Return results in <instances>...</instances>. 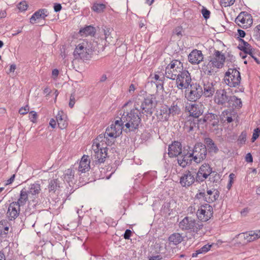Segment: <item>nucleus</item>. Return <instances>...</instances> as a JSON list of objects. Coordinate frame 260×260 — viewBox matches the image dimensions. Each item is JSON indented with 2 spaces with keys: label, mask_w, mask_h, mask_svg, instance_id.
<instances>
[{
  "label": "nucleus",
  "mask_w": 260,
  "mask_h": 260,
  "mask_svg": "<svg viewBox=\"0 0 260 260\" xmlns=\"http://www.w3.org/2000/svg\"><path fill=\"white\" fill-rule=\"evenodd\" d=\"M161 259V256L159 255L152 256L149 258V260H160Z\"/></svg>",
  "instance_id": "774afa93"
},
{
  "label": "nucleus",
  "mask_w": 260,
  "mask_h": 260,
  "mask_svg": "<svg viewBox=\"0 0 260 260\" xmlns=\"http://www.w3.org/2000/svg\"><path fill=\"white\" fill-rule=\"evenodd\" d=\"M201 12L204 18L205 19H207L209 18L210 12L208 10L203 7V9H202Z\"/></svg>",
  "instance_id": "3c124183"
},
{
  "label": "nucleus",
  "mask_w": 260,
  "mask_h": 260,
  "mask_svg": "<svg viewBox=\"0 0 260 260\" xmlns=\"http://www.w3.org/2000/svg\"><path fill=\"white\" fill-rule=\"evenodd\" d=\"M28 7V6L25 1H22L19 3L17 6L18 9L21 12L26 11Z\"/></svg>",
  "instance_id": "c03bdc74"
},
{
  "label": "nucleus",
  "mask_w": 260,
  "mask_h": 260,
  "mask_svg": "<svg viewBox=\"0 0 260 260\" xmlns=\"http://www.w3.org/2000/svg\"><path fill=\"white\" fill-rule=\"evenodd\" d=\"M212 247L211 244H206L202 248L198 250V252L200 253H204L208 252Z\"/></svg>",
  "instance_id": "a18cd8bd"
},
{
  "label": "nucleus",
  "mask_w": 260,
  "mask_h": 260,
  "mask_svg": "<svg viewBox=\"0 0 260 260\" xmlns=\"http://www.w3.org/2000/svg\"><path fill=\"white\" fill-rule=\"evenodd\" d=\"M28 194L27 192V190L25 188H23L20 191L19 198H18L17 202H16V203L20 206H23L26 204L28 200Z\"/></svg>",
  "instance_id": "f704fd0d"
},
{
  "label": "nucleus",
  "mask_w": 260,
  "mask_h": 260,
  "mask_svg": "<svg viewBox=\"0 0 260 260\" xmlns=\"http://www.w3.org/2000/svg\"><path fill=\"white\" fill-rule=\"evenodd\" d=\"M59 75V71L57 69H54L52 71V78L54 80H56Z\"/></svg>",
  "instance_id": "bf43d9fd"
},
{
  "label": "nucleus",
  "mask_w": 260,
  "mask_h": 260,
  "mask_svg": "<svg viewBox=\"0 0 260 260\" xmlns=\"http://www.w3.org/2000/svg\"><path fill=\"white\" fill-rule=\"evenodd\" d=\"M134 109L131 110V131L138 128L141 122V113H146L151 114L153 109L155 107L152 98L144 99L142 95L133 98Z\"/></svg>",
  "instance_id": "f03ea898"
},
{
  "label": "nucleus",
  "mask_w": 260,
  "mask_h": 260,
  "mask_svg": "<svg viewBox=\"0 0 260 260\" xmlns=\"http://www.w3.org/2000/svg\"><path fill=\"white\" fill-rule=\"evenodd\" d=\"M214 68H216L211 63L210 60L207 63H204L202 66L203 72L208 75H211L214 72Z\"/></svg>",
  "instance_id": "e433bc0d"
},
{
  "label": "nucleus",
  "mask_w": 260,
  "mask_h": 260,
  "mask_svg": "<svg viewBox=\"0 0 260 260\" xmlns=\"http://www.w3.org/2000/svg\"><path fill=\"white\" fill-rule=\"evenodd\" d=\"M179 227L182 231L197 234L203 224L191 217L186 216L179 222Z\"/></svg>",
  "instance_id": "7ed1b4c3"
},
{
  "label": "nucleus",
  "mask_w": 260,
  "mask_h": 260,
  "mask_svg": "<svg viewBox=\"0 0 260 260\" xmlns=\"http://www.w3.org/2000/svg\"><path fill=\"white\" fill-rule=\"evenodd\" d=\"M219 196V191L216 189H213L208 190L206 193L204 191H201L196 195V198L210 203L215 201L218 198Z\"/></svg>",
  "instance_id": "9b49d317"
},
{
  "label": "nucleus",
  "mask_w": 260,
  "mask_h": 260,
  "mask_svg": "<svg viewBox=\"0 0 260 260\" xmlns=\"http://www.w3.org/2000/svg\"><path fill=\"white\" fill-rule=\"evenodd\" d=\"M246 133L242 132L238 139V143L239 144L242 145L245 143L246 141Z\"/></svg>",
  "instance_id": "37998d69"
},
{
  "label": "nucleus",
  "mask_w": 260,
  "mask_h": 260,
  "mask_svg": "<svg viewBox=\"0 0 260 260\" xmlns=\"http://www.w3.org/2000/svg\"><path fill=\"white\" fill-rule=\"evenodd\" d=\"M235 2V0H221L220 4L222 6L228 7L233 5Z\"/></svg>",
  "instance_id": "49530a36"
},
{
  "label": "nucleus",
  "mask_w": 260,
  "mask_h": 260,
  "mask_svg": "<svg viewBox=\"0 0 260 260\" xmlns=\"http://www.w3.org/2000/svg\"><path fill=\"white\" fill-rule=\"evenodd\" d=\"M106 8V5L103 4L94 3L91 9L98 13H102Z\"/></svg>",
  "instance_id": "ea45409f"
},
{
  "label": "nucleus",
  "mask_w": 260,
  "mask_h": 260,
  "mask_svg": "<svg viewBox=\"0 0 260 260\" xmlns=\"http://www.w3.org/2000/svg\"><path fill=\"white\" fill-rule=\"evenodd\" d=\"M48 16V11L46 9H41L36 12L31 16L30 18V23L34 24L39 22L41 19L45 20Z\"/></svg>",
  "instance_id": "b1692460"
},
{
  "label": "nucleus",
  "mask_w": 260,
  "mask_h": 260,
  "mask_svg": "<svg viewBox=\"0 0 260 260\" xmlns=\"http://www.w3.org/2000/svg\"><path fill=\"white\" fill-rule=\"evenodd\" d=\"M254 33L256 36H260V24L257 25L255 27L254 29Z\"/></svg>",
  "instance_id": "052dcab7"
},
{
  "label": "nucleus",
  "mask_w": 260,
  "mask_h": 260,
  "mask_svg": "<svg viewBox=\"0 0 260 260\" xmlns=\"http://www.w3.org/2000/svg\"><path fill=\"white\" fill-rule=\"evenodd\" d=\"M61 8V6L59 4H56L54 6V10L56 12L60 11Z\"/></svg>",
  "instance_id": "e2e57ef3"
},
{
  "label": "nucleus",
  "mask_w": 260,
  "mask_h": 260,
  "mask_svg": "<svg viewBox=\"0 0 260 260\" xmlns=\"http://www.w3.org/2000/svg\"><path fill=\"white\" fill-rule=\"evenodd\" d=\"M188 60L192 64H198L203 60L204 56L201 50H193L188 55Z\"/></svg>",
  "instance_id": "aec40b11"
},
{
  "label": "nucleus",
  "mask_w": 260,
  "mask_h": 260,
  "mask_svg": "<svg viewBox=\"0 0 260 260\" xmlns=\"http://www.w3.org/2000/svg\"><path fill=\"white\" fill-rule=\"evenodd\" d=\"M185 109L189 112V115L194 118H198L204 112L203 106L200 104H187Z\"/></svg>",
  "instance_id": "f3484780"
},
{
  "label": "nucleus",
  "mask_w": 260,
  "mask_h": 260,
  "mask_svg": "<svg viewBox=\"0 0 260 260\" xmlns=\"http://www.w3.org/2000/svg\"><path fill=\"white\" fill-rule=\"evenodd\" d=\"M176 84L179 89H186L190 84L191 78L188 71L184 69L178 76H176Z\"/></svg>",
  "instance_id": "6e6552de"
},
{
  "label": "nucleus",
  "mask_w": 260,
  "mask_h": 260,
  "mask_svg": "<svg viewBox=\"0 0 260 260\" xmlns=\"http://www.w3.org/2000/svg\"><path fill=\"white\" fill-rule=\"evenodd\" d=\"M213 172L214 173V174H213V176H210L209 180L211 181L214 182L217 181L219 179L220 177L219 174H218L217 173L215 172Z\"/></svg>",
  "instance_id": "603ef678"
},
{
  "label": "nucleus",
  "mask_w": 260,
  "mask_h": 260,
  "mask_svg": "<svg viewBox=\"0 0 260 260\" xmlns=\"http://www.w3.org/2000/svg\"><path fill=\"white\" fill-rule=\"evenodd\" d=\"M249 209L248 208H245L242 211H241V214L242 216H245L249 212Z\"/></svg>",
  "instance_id": "0e129e2a"
},
{
  "label": "nucleus",
  "mask_w": 260,
  "mask_h": 260,
  "mask_svg": "<svg viewBox=\"0 0 260 260\" xmlns=\"http://www.w3.org/2000/svg\"><path fill=\"white\" fill-rule=\"evenodd\" d=\"M75 102H76V100H75V95L73 94H71V95L70 96V98L69 104L70 107L72 108L74 107V106L75 104Z\"/></svg>",
  "instance_id": "864d4df0"
},
{
  "label": "nucleus",
  "mask_w": 260,
  "mask_h": 260,
  "mask_svg": "<svg viewBox=\"0 0 260 260\" xmlns=\"http://www.w3.org/2000/svg\"><path fill=\"white\" fill-rule=\"evenodd\" d=\"M205 143L207 147L211 151L217 152L218 150L217 147L216 146L213 140L210 138H206L205 139Z\"/></svg>",
  "instance_id": "4c0bfd02"
},
{
  "label": "nucleus",
  "mask_w": 260,
  "mask_h": 260,
  "mask_svg": "<svg viewBox=\"0 0 260 260\" xmlns=\"http://www.w3.org/2000/svg\"><path fill=\"white\" fill-rule=\"evenodd\" d=\"M124 237L126 239H129L130 238V230L127 229L126 230L124 234Z\"/></svg>",
  "instance_id": "69168bd1"
},
{
  "label": "nucleus",
  "mask_w": 260,
  "mask_h": 260,
  "mask_svg": "<svg viewBox=\"0 0 260 260\" xmlns=\"http://www.w3.org/2000/svg\"><path fill=\"white\" fill-rule=\"evenodd\" d=\"M172 116L171 114L169 113V106L164 105L161 107L158 118L161 121H167L169 118Z\"/></svg>",
  "instance_id": "c756f323"
},
{
  "label": "nucleus",
  "mask_w": 260,
  "mask_h": 260,
  "mask_svg": "<svg viewBox=\"0 0 260 260\" xmlns=\"http://www.w3.org/2000/svg\"><path fill=\"white\" fill-rule=\"evenodd\" d=\"M231 96L224 89H217L214 96V102L218 105L228 107Z\"/></svg>",
  "instance_id": "ddd939ff"
},
{
  "label": "nucleus",
  "mask_w": 260,
  "mask_h": 260,
  "mask_svg": "<svg viewBox=\"0 0 260 260\" xmlns=\"http://www.w3.org/2000/svg\"><path fill=\"white\" fill-rule=\"evenodd\" d=\"M228 115H230V111L229 110H225L223 111L221 114V120L225 121V119H226V117Z\"/></svg>",
  "instance_id": "13d9d810"
},
{
  "label": "nucleus",
  "mask_w": 260,
  "mask_h": 260,
  "mask_svg": "<svg viewBox=\"0 0 260 260\" xmlns=\"http://www.w3.org/2000/svg\"><path fill=\"white\" fill-rule=\"evenodd\" d=\"M214 173L212 169L207 164L202 165L198 172H196V181L201 182L205 180L208 177L213 175Z\"/></svg>",
  "instance_id": "9d476101"
},
{
  "label": "nucleus",
  "mask_w": 260,
  "mask_h": 260,
  "mask_svg": "<svg viewBox=\"0 0 260 260\" xmlns=\"http://www.w3.org/2000/svg\"><path fill=\"white\" fill-rule=\"evenodd\" d=\"M242 102L240 99L235 95H232L229 104L227 106H232L235 108H239L242 107Z\"/></svg>",
  "instance_id": "58836bf2"
},
{
  "label": "nucleus",
  "mask_w": 260,
  "mask_h": 260,
  "mask_svg": "<svg viewBox=\"0 0 260 260\" xmlns=\"http://www.w3.org/2000/svg\"><path fill=\"white\" fill-rule=\"evenodd\" d=\"M192 156H189V153L188 152L186 154H180L178 157V164L183 168L185 167L186 166L190 164L192 159Z\"/></svg>",
  "instance_id": "7c9ffc66"
},
{
  "label": "nucleus",
  "mask_w": 260,
  "mask_h": 260,
  "mask_svg": "<svg viewBox=\"0 0 260 260\" xmlns=\"http://www.w3.org/2000/svg\"><path fill=\"white\" fill-rule=\"evenodd\" d=\"M203 94L206 97L212 96L216 89V82L210 81L207 78H204L202 81Z\"/></svg>",
  "instance_id": "dca6fc26"
},
{
  "label": "nucleus",
  "mask_w": 260,
  "mask_h": 260,
  "mask_svg": "<svg viewBox=\"0 0 260 260\" xmlns=\"http://www.w3.org/2000/svg\"><path fill=\"white\" fill-rule=\"evenodd\" d=\"M238 48L244 52V53L251 55L252 53V47L250 44L247 42L244 41L243 39H240L239 44Z\"/></svg>",
  "instance_id": "2f4dec72"
},
{
  "label": "nucleus",
  "mask_w": 260,
  "mask_h": 260,
  "mask_svg": "<svg viewBox=\"0 0 260 260\" xmlns=\"http://www.w3.org/2000/svg\"><path fill=\"white\" fill-rule=\"evenodd\" d=\"M235 22L240 27L246 29L251 26L253 23V20L250 14L245 12H242L236 18Z\"/></svg>",
  "instance_id": "f8f14e48"
},
{
  "label": "nucleus",
  "mask_w": 260,
  "mask_h": 260,
  "mask_svg": "<svg viewBox=\"0 0 260 260\" xmlns=\"http://www.w3.org/2000/svg\"><path fill=\"white\" fill-rule=\"evenodd\" d=\"M108 140L102 135L98 136L93 141L92 150L93 152H97L103 149L107 148Z\"/></svg>",
  "instance_id": "6ab92c4d"
},
{
  "label": "nucleus",
  "mask_w": 260,
  "mask_h": 260,
  "mask_svg": "<svg viewBox=\"0 0 260 260\" xmlns=\"http://www.w3.org/2000/svg\"><path fill=\"white\" fill-rule=\"evenodd\" d=\"M108 148H104L97 152H93L95 158L97 159L99 162H103L107 156Z\"/></svg>",
  "instance_id": "72a5a7b5"
},
{
  "label": "nucleus",
  "mask_w": 260,
  "mask_h": 260,
  "mask_svg": "<svg viewBox=\"0 0 260 260\" xmlns=\"http://www.w3.org/2000/svg\"><path fill=\"white\" fill-rule=\"evenodd\" d=\"M38 118V115L37 113L34 111H32L29 113V119L33 123H35L37 121Z\"/></svg>",
  "instance_id": "8fccbe9b"
},
{
  "label": "nucleus",
  "mask_w": 260,
  "mask_h": 260,
  "mask_svg": "<svg viewBox=\"0 0 260 260\" xmlns=\"http://www.w3.org/2000/svg\"><path fill=\"white\" fill-rule=\"evenodd\" d=\"M29 111V108L28 106L27 105L25 106L24 107L21 108L19 110V113L21 115H24L27 114Z\"/></svg>",
  "instance_id": "5fc2aeb1"
},
{
  "label": "nucleus",
  "mask_w": 260,
  "mask_h": 260,
  "mask_svg": "<svg viewBox=\"0 0 260 260\" xmlns=\"http://www.w3.org/2000/svg\"><path fill=\"white\" fill-rule=\"evenodd\" d=\"M182 28L181 26H178L175 28L173 32L178 36H182Z\"/></svg>",
  "instance_id": "4d7b16f0"
},
{
  "label": "nucleus",
  "mask_w": 260,
  "mask_h": 260,
  "mask_svg": "<svg viewBox=\"0 0 260 260\" xmlns=\"http://www.w3.org/2000/svg\"><path fill=\"white\" fill-rule=\"evenodd\" d=\"M95 32V30L94 27L92 26H87L82 29L79 31V34L81 36L86 37L88 36H93Z\"/></svg>",
  "instance_id": "c9c22d12"
},
{
  "label": "nucleus",
  "mask_w": 260,
  "mask_h": 260,
  "mask_svg": "<svg viewBox=\"0 0 260 260\" xmlns=\"http://www.w3.org/2000/svg\"><path fill=\"white\" fill-rule=\"evenodd\" d=\"M260 135V129L259 128H256L254 129L252 137L251 138V141L254 142L259 136Z\"/></svg>",
  "instance_id": "09e8293b"
},
{
  "label": "nucleus",
  "mask_w": 260,
  "mask_h": 260,
  "mask_svg": "<svg viewBox=\"0 0 260 260\" xmlns=\"http://www.w3.org/2000/svg\"><path fill=\"white\" fill-rule=\"evenodd\" d=\"M183 240L182 235L178 233H175L171 235L169 237V242L170 244L177 245L180 243Z\"/></svg>",
  "instance_id": "473e14b6"
},
{
  "label": "nucleus",
  "mask_w": 260,
  "mask_h": 260,
  "mask_svg": "<svg viewBox=\"0 0 260 260\" xmlns=\"http://www.w3.org/2000/svg\"><path fill=\"white\" fill-rule=\"evenodd\" d=\"M20 206L17 204L16 202H13L9 205L7 213L9 219H14L19 215L20 213Z\"/></svg>",
  "instance_id": "412c9836"
},
{
  "label": "nucleus",
  "mask_w": 260,
  "mask_h": 260,
  "mask_svg": "<svg viewBox=\"0 0 260 260\" xmlns=\"http://www.w3.org/2000/svg\"><path fill=\"white\" fill-rule=\"evenodd\" d=\"M225 57L224 54L218 50H215L213 55L210 56V60L217 69L221 68L225 61Z\"/></svg>",
  "instance_id": "a211bd4d"
},
{
  "label": "nucleus",
  "mask_w": 260,
  "mask_h": 260,
  "mask_svg": "<svg viewBox=\"0 0 260 260\" xmlns=\"http://www.w3.org/2000/svg\"><path fill=\"white\" fill-rule=\"evenodd\" d=\"M198 124H204L207 123L210 124L213 126H216L218 123V119L217 115L212 114L208 113L205 115L203 119L198 120Z\"/></svg>",
  "instance_id": "4be33fe9"
},
{
  "label": "nucleus",
  "mask_w": 260,
  "mask_h": 260,
  "mask_svg": "<svg viewBox=\"0 0 260 260\" xmlns=\"http://www.w3.org/2000/svg\"><path fill=\"white\" fill-rule=\"evenodd\" d=\"M180 101L177 99L176 100L173 101L170 106H169V113L172 116L178 115L180 113Z\"/></svg>",
  "instance_id": "c85d7f7f"
},
{
  "label": "nucleus",
  "mask_w": 260,
  "mask_h": 260,
  "mask_svg": "<svg viewBox=\"0 0 260 260\" xmlns=\"http://www.w3.org/2000/svg\"><path fill=\"white\" fill-rule=\"evenodd\" d=\"M241 79L240 73L236 69L230 68L225 73L224 81L230 87H236L239 86Z\"/></svg>",
  "instance_id": "423d86ee"
},
{
  "label": "nucleus",
  "mask_w": 260,
  "mask_h": 260,
  "mask_svg": "<svg viewBox=\"0 0 260 260\" xmlns=\"http://www.w3.org/2000/svg\"><path fill=\"white\" fill-rule=\"evenodd\" d=\"M165 75V74L164 75V73H162V74H161L160 75L158 74H155L154 75L153 78L155 79V81L158 80V81L162 82L165 79V77H164Z\"/></svg>",
  "instance_id": "6e6d98bb"
},
{
  "label": "nucleus",
  "mask_w": 260,
  "mask_h": 260,
  "mask_svg": "<svg viewBox=\"0 0 260 260\" xmlns=\"http://www.w3.org/2000/svg\"><path fill=\"white\" fill-rule=\"evenodd\" d=\"M245 160L248 162H252L253 161V158L251 154L248 153L245 156Z\"/></svg>",
  "instance_id": "680f3d73"
},
{
  "label": "nucleus",
  "mask_w": 260,
  "mask_h": 260,
  "mask_svg": "<svg viewBox=\"0 0 260 260\" xmlns=\"http://www.w3.org/2000/svg\"><path fill=\"white\" fill-rule=\"evenodd\" d=\"M183 63L179 60H173L165 69V76L169 79L175 80L181 72L184 70Z\"/></svg>",
  "instance_id": "39448f33"
},
{
  "label": "nucleus",
  "mask_w": 260,
  "mask_h": 260,
  "mask_svg": "<svg viewBox=\"0 0 260 260\" xmlns=\"http://www.w3.org/2000/svg\"><path fill=\"white\" fill-rule=\"evenodd\" d=\"M168 151V154L170 157L178 156L182 153L181 144L179 142L175 141L171 145H169Z\"/></svg>",
  "instance_id": "5701e85b"
},
{
  "label": "nucleus",
  "mask_w": 260,
  "mask_h": 260,
  "mask_svg": "<svg viewBox=\"0 0 260 260\" xmlns=\"http://www.w3.org/2000/svg\"><path fill=\"white\" fill-rule=\"evenodd\" d=\"M110 29L105 30V39L106 41L109 44H114L115 39L111 36Z\"/></svg>",
  "instance_id": "79ce46f5"
},
{
  "label": "nucleus",
  "mask_w": 260,
  "mask_h": 260,
  "mask_svg": "<svg viewBox=\"0 0 260 260\" xmlns=\"http://www.w3.org/2000/svg\"><path fill=\"white\" fill-rule=\"evenodd\" d=\"M196 127V122L190 120H188L185 123L184 128L187 132H190L193 130Z\"/></svg>",
  "instance_id": "a19ab883"
},
{
  "label": "nucleus",
  "mask_w": 260,
  "mask_h": 260,
  "mask_svg": "<svg viewBox=\"0 0 260 260\" xmlns=\"http://www.w3.org/2000/svg\"><path fill=\"white\" fill-rule=\"evenodd\" d=\"M213 209L212 206L208 204L202 205L197 212L198 219L202 221L208 220L212 216Z\"/></svg>",
  "instance_id": "2eb2a0df"
},
{
  "label": "nucleus",
  "mask_w": 260,
  "mask_h": 260,
  "mask_svg": "<svg viewBox=\"0 0 260 260\" xmlns=\"http://www.w3.org/2000/svg\"><path fill=\"white\" fill-rule=\"evenodd\" d=\"M130 105L126 102L119 111L121 116L119 120H116L110 127L107 128L104 137L108 140V144L112 145L115 142V139L118 137L122 132V125L124 123L127 128L130 127Z\"/></svg>",
  "instance_id": "f257e3e1"
},
{
  "label": "nucleus",
  "mask_w": 260,
  "mask_h": 260,
  "mask_svg": "<svg viewBox=\"0 0 260 260\" xmlns=\"http://www.w3.org/2000/svg\"><path fill=\"white\" fill-rule=\"evenodd\" d=\"M56 121L53 119H51L50 121L49 124L52 128H55L56 125Z\"/></svg>",
  "instance_id": "338daca9"
},
{
  "label": "nucleus",
  "mask_w": 260,
  "mask_h": 260,
  "mask_svg": "<svg viewBox=\"0 0 260 260\" xmlns=\"http://www.w3.org/2000/svg\"><path fill=\"white\" fill-rule=\"evenodd\" d=\"M56 121L58 127L61 129H65L68 125V117L66 114L62 111H58L56 116Z\"/></svg>",
  "instance_id": "393cba45"
},
{
  "label": "nucleus",
  "mask_w": 260,
  "mask_h": 260,
  "mask_svg": "<svg viewBox=\"0 0 260 260\" xmlns=\"http://www.w3.org/2000/svg\"><path fill=\"white\" fill-rule=\"evenodd\" d=\"M90 159L89 156L84 155L79 164V170L82 172L88 171L90 169Z\"/></svg>",
  "instance_id": "cd10ccee"
},
{
  "label": "nucleus",
  "mask_w": 260,
  "mask_h": 260,
  "mask_svg": "<svg viewBox=\"0 0 260 260\" xmlns=\"http://www.w3.org/2000/svg\"><path fill=\"white\" fill-rule=\"evenodd\" d=\"M203 94L202 86L196 83L190 85V89L188 93H186V98L189 101L195 102L199 99Z\"/></svg>",
  "instance_id": "4468645a"
},
{
  "label": "nucleus",
  "mask_w": 260,
  "mask_h": 260,
  "mask_svg": "<svg viewBox=\"0 0 260 260\" xmlns=\"http://www.w3.org/2000/svg\"><path fill=\"white\" fill-rule=\"evenodd\" d=\"M196 180V171L191 169L185 171L180 177L179 183L182 187H188Z\"/></svg>",
  "instance_id": "1a4fd4ad"
},
{
  "label": "nucleus",
  "mask_w": 260,
  "mask_h": 260,
  "mask_svg": "<svg viewBox=\"0 0 260 260\" xmlns=\"http://www.w3.org/2000/svg\"><path fill=\"white\" fill-rule=\"evenodd\" d=\"M207 155L206 146L201 143L196 144L189 156H192V159L197 163H200L205 159Z\"/></svg>",
  "instance_id": "0eeeda50"
},
{
  "label": "nucleus",
  "mask_w": 260,
  "mask_h": 260,
  "mask_svg": "<svg viewBox=\"0 0 260 260\" xmlns=\"http://www.w3.org/2000/svg\"><path fill=\"white\" fill-rule=\"evenodd\" d=\"M92 52L91 44L88 41L83 40L76 47L74 51V55L76 58L87 60Z\"/></svg>",
  "instance_id": "20e7f679"
},
{
  "label": "nucleus",
  "mask_w": 260,
  "mask_h": 260,
  "mask_svg": "<svg viewBox=\"0 0 260 260\" xmlns=\"http://www.w3.org/2000/svg\"><path fill=\"white\" fill-rule=\"evenodd\" d=\"M41 190L40 184L37 183H34L29 185L27 192L30 198L35 199L38 198Z\"/></svg>",
  "instance_id": "a878e982"
},
{
  "label": "nucleus",
  "mask_w": 260,
  "mask_h": 260,
  "mask_svg": "<svg viewBox=\"0 0 260 260\" xmlns=\"http://www.w3.org/2000/svg\"><path fill=\"white\" fill-rule=\"evenodd\" d=\"M243 235V238L247 242H251L260 238V234H257L256 231H251L248 232L242 233L236 236V238Z\"/></svg>",
  "instance_id": "bb28decb"
},
{
  "label": "nucleus",
  "mask_w": 260,
  "mask_h": 260,
  "mask_svg": "<svg viewBox=\"0 0 260 260\" xmlns=\"http://www.w3.org/2000/svg\"><path fill=\"white\" fill-rule=\"evenodd\" d=\"M57 183L56 181L54 180H52L50 181L49 184V191H55L57 188Z\"/></svg>",
  "instance_id": "de8ad7c7"
}]
</instances>
